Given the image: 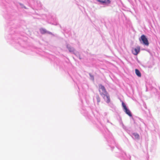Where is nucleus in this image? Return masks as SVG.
<instances>
[{"label":"nucleus","mask_w":160,"mask_h":160,"mask_svg":"<svg viewBox=\"0 0 160 160\" xmlns=\"http://www.w3.org/2000/svg\"><path fill=\"white\" fill-rule=\"evenodd\" d=\"M135 73L136 74L138 77H141V73L140 72L138 69H136L135 70Z\"/></svg>","instance_id":"6"},{"label":"nucleus","mask_w":160,"mask_h":160,"mask_svg":"<svg viewBox=\"0 0 160 160\" xmlns=\"http://www.w3.org/2000/svg\"><path fill=\"white\" fill-rule=\"evenodd\" d=\"M97 99L98 102L99 103L100 102V98L98 95L97 96Z\"/></svg>","instance_id":"10"},{"label":"nucleus","mask_w":160,"mask_h":160,"mask_svg":"<svg viewBox=\"0 0 160 160\" xmlns=\"http://www.w3.org/2000/svg\"><path fill=\"white\" fill-rule=\"evenodd\" d=\"M40 32L42 34H44L47 32L46 30L43 28H41L40 29Z\"/></svg>","instance_id":"8"},{"label":"nucleus","mask_w":160,"mask_h":160,"mask_svg":"<svg viewBox=\"0 0 160 160\" xmlns=\"http://www.w3.org/2000/svg\"><path fill=\"white\" fill-rule=\"evenodd\" d=\"M139 40L140 41L141 40L144 45L146 46H148L149 45V42L148 39L144 35H143L141 36V39H139Z\"/></svg>","instance_id":"2"},{"label":"nucleus","mask_w":160,"mask_h":160,"mask_svg":"<svg viewBox=\"0 0 160 160\" xmlns=\"http://www.w3.org/2000/svg\"><path fill=\"white\" fill-rule=\"evenodd\" d=\"M99 92L101 95H106L108 94L104 86L101 84L99 85Z\"/></svg>","instance_id":"1"},{"label":"nucleus","mask_w":160,"mask_h":160,"mask_svg":"<svg viewBox=\"0 0 160 160\" xmlns=\"http://www.w3.org/2000/svg\"><path fill=\"white\" fill-rule=\"evenodd\" d=\"M134 136L136 138H139V135L138 134H135Z\"/></svg>","instance_id":"11"},{"label":"nucleus","mask_w":160,"mask_h":160,"mask_svg":"<svg viewBox=\"0 0 160 160\" xmlns=\"http://www.w3.org/2000/svg\"><path fill=\"white\" fill-rule=\"evenodd\" d=\"M122 107H123V108L124 110V111L126 112V113L129 116H132V115L130 112V111L129 109H128L127 108L126 105L123 102H122Z\"/></svg>","instance_id":"3"},{"label":"nucleus","mask_w":160,"mask_h":160,"mask_svg":"<svg viewBox=\"0 0 160 160\" xmlns=\"http://www.w3.org/2000/svg\"><path fill=\"white\" fill-rule=\"evenodd\" d=\"M67 48H68V49L69 50V52H73L74 51V49L72 47L67 46Z\"/></svg>","instance_id":"9"},{"label":"nucleus","mask_w":160,"mask_h":160,"mask_svg":"<svg viewBox=\"0 0 160 160\" xmlns=\"http://www.w3.org/2000/svg\"><path fill=\"white\" fill-rule=\"evenodd\" d=\"M105 96H104V97H103L104 98V99H105Z\"/></svg>","instance_id":"12"},{"label":"nucleus","mask_w":160,"mask_h":160,"mask_svg":"<svg viewBox=\"0 0 160 160\" xmlns=\"http://www.w3.org/2000/svg\"><path fill=\"white\" fill-rule=\"evenodd\" d=\"M104 95V96H106V102L108 103L109 102H110V99L109 96L108 95V94H107Z\"/></svg>","instance_id":"7"},{"label":"nucleus","mask_w":160,"mask_h":160,"mask_svg":"<svg viewBox=\"0 0 160 160\" xmlns=\"http://www.w3.org/2000/svg\"><path fill=\"white\" fill-rule=\"evenodd\" d=\"M98 1L102 3H106L109 4L110 3V0H104V1L102 0H98Z\"/></svg>","instance_id":"5"},{"label":"nucleus","mask_w":160,"mask_h":160,"mask_svg":"<svg viewBox=\"0 0 160 160\" xmlns=\"http://www.w3.org/2000/svg\"><path fill=\"white\" fill-rule=\"evenodd\" d=\"M132 52L134 55H137L140 51V47H137L136 48H133L132 50Z\"/></svg>","instance_id":"4"}]
</instances>
